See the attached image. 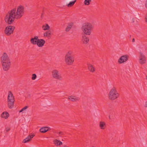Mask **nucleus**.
I'll use <instances>...</instances> for the list:
<instances>
[{"mask_svg":"<svg viewBox=\"0 0 147 147\" xmlns=\"http://www.w3.org/2000/svg\"><path fill=\"white\" fill-rule=\"evenodd\" d=\"M24 13V7L20 5L18 7L16 10V8H14L9 11L5 17V21L6 23L10 24L13 22L15 19H21Z\"/></svg>","mask_w":147,"mask_h":147,"instance_id":"nucleus-1","label":"nucleus"},{"mask_svg":"<svg viewBox=\"0 0 147 147\" xmlns=\"http://www.w3.org/2000/svg\"><path fill=\"white\" fill-rule=\"evenodd\" d=\"M2 68L4 71H7L10 67L11 62L9 57L5 53H3L1 57Z\"/></svg>","mask_w":147,"mask_h":147,"instance_id":"nucleus-2","label":"nucleus"},{"mask_svg":"<svg viewBox=\"0 0 147 147\" xmlns=\"http://www.w3.org/2000/svg\"><path fill=\"white\" fill-rule=\"evenodd\" d=\"M93 28L92 25L88 22L84 24L81 28L84 34L87 35H90L91 34Z\"/></svg>","mask_w":147,"mask_h":147,"instance_id":"nucleus-3","label":"nucleus"},{"mask_svg":"<svg viewBox=\"0 0 147 147\" xmlns=\"http://www.w3.org/2000/svg\"><path fill=\"white\" fill-rule=\"evenodd\" d=\"M73 53V51H69L67 53L65 56V62L69 65H72L74 62V57Z\"/></svg>","mask_w":147,"mask_h":147,"instance_id":"nucleus-4","label":"nucleus"},{"mask_svg":"<svg viewBox=\"0 0 147 147\" xmlns=\"http://www.w3.org/2000/svg\"><path fill=\"white\" fill-rule=\"evenodd\" d=\"M119 96V94L117 92L116 88L114 87L109 92L108 97L110 100H114L118 98Z\"/></svg>","mask_w":147,"mask_h":147,"instance_id":"nucleus-5","label":"nucleus"},{"mask_svg":"<svg viewBox=\"0 0 147 147\" xmlns=\"http://www.w3.org/2000/svg\"><path fill=\"white\" fill-rule=\"evenodd\" d=\"M14 101V97L13 94L11 91H9L7 97V105L9 108L11 109L13 107Z\"/></svg>","mask_w":147,"mask_h":147,"instance_id":"nucleus-6","label":"nucleus"},{"mask_svg":"<svg viewBox=\"0 0 147 147\" xmlns=\"http://www.w3.org/2000/svg\"><path fill=\"white\" fill-rule=\"evenodd\" d=\"M51 75L53 78L55 80H61L63 77L59 71L56 69H54L51 71Z\"/></svg>","mask_w":147,"mask_h":147,"instance_id":"nucleus-7","label":"nucleus"},{"mask_svg":"<svg viewBox=\"0 0 147 147\" xmlns=\"http://www.w3.org/2000/svg\"><path fill=\"white\" fill-rule=\"evenodd\" d=\"M15 27L14 26H7L5 30V33L7 36H9L13 32Z\"/></svg>","mask_w":147,"mask_h":147,"instance_id":"nucleus-8","label":"nucleus"},{"mask_svg":"<svg viewBox=\"0 0 147 147\" xmlns=\"http://www.w3.org/2000/svg\"><path fill=\"white\" fill-rule=\"evenodd\" d=\"M129 56L127 55H125L120 57L118 59V62L119 64H122L126 62L128 60Z\"/></svg>","mask_w":147,"mask_h":147,"instance_id":"nucleus-9","label":"nucleus"},{"mask_svg":"<svg viewBox=\"0 0 147 147\" xmlns=\"http://www.w3.org/2000/svg\"><path fill=\"white\" fill-rule=\"evenodd\" d=\"M85 34L83 35L81 37V43L84 45H87L89 42V39Z\"/></svg>","mask_w":147,"mask_h":147,"instance_id":"nucleus-10","label":"nucleus"},{"mask_svg":"<svg viewBox=\"0 0 147 147\" xmlns=\"http://www.w3.org/2000/svg\"><path fill=\"white\" fill-rule=\"evenodd\" d=\"M69 100L72 102H77L80 100V98L79 97H76L74 96H69L68 97Z\"/></svg>","mask_w":147,"mask_h":147,"instance_id":"nucleus-11","label":"nucleus"},{"mask_svg":"<svg viewBox=\"0 0 147 147\" xmlns=\"http://www.w3.org/2000/svg\"><path fill=\"white\" fill-rule=\"evenodd\" d=\"M37 41V43H36V44L39 47H43L45 42V40L42 39H38Z\"/></svg>","mask_w":147,"mask_h":147,"instance_id":"nucleus-12","label":"nucleus"},{"mask_svg":"<svg viewBox=\"0 0 147 147\" xmlns=\"http://www.w3.org/2000/svg\"><path fill=\"white\" fill-rule=\"evenodd\" d=\"M34 136L33 135H31L28 136L25 139H24L22 141L23 143H26L30 141L31 139Z\"/></svg>","mask_w":147,"mask_h":147,"instance_id":"nucleus-13","label":"nucleus"},{"mask_svg":"<svg viewBox=\"0 0 147 147\" xmlns=\"http://www.w3.org/2000/svg\"><path fill=\"white\" fill-rule=\"evenodd\" d=\"M51 129L50 128L48 127H45L41 128L40 129V131L41 133H45L47 131L50 130Z\"/></svg>","mask_w":147,"mask_h":147,"instance_id":"nucleus-14","label":"nucleus"},{"mask_svg":"<svg viewBox=\"0 0 147 147\" xmlns=\"http://www.w3.org/2000/svg\"><path fill=\"white\" fill-rule=\"evenodd\" d=\"M38 38L37 36H35L34 38L31 39L30 42L33 45H36L37 43V41Z\"/></svg>","mask_w":147,"mask_h":147,"instance_id":"nucleus-15","label":"nucleus"},{"mask_svg":"<svg viewBox=\"0 0 147 147\" xmlns=\"http://www.w3.org/2000/svg\"><path fill=\"white\" fill-rule=\"evenodd\" d=\"M87 66L88 69L90 72L93 73L95 71V68L92 64H88Z\"/></svg>","mask_w":147,"mask_h":147,"instance_id":"nucleus-16","label":"nucleus"},{"mask_svg":"<svg viewBox=\"0 0 147 147\" xmlns=\"http://www.w3.org/2000/svg\"><path fill=\"white\" fill-rule=\"evenodd\" d=\"M51 32L50 30H48L43 34V35L45 37H47L48 39H50L51 38Z\"/></svg>","mask_w":147,"mask_h":147,"instance_id":"nucleus-17","label":"nucleus"},{"mask_svg":"<svg viewBox=\"0 0 147 147\" xmlns=\"http://www.w3.org/2000/svg\"><path fill=\"white\" fill-rule=\"evenodd\" d=\"M99 126L101 129H104L106 127V123L104 121H101L99 122Z\"/></svg>","mask_w":147,"mask_h":147,"instance_id":"nucleus-18","label":"nucleus"},{"mask_svg":"<svg viewBox=\"0 0 147 147\" xmlns=\"http://www.w3.org/2000/svg\"><path fill=\"white\" fill-rule=\"evenodd\" d=\"M9 116V113L7 112H3L1 115V117L4 118L5 119H7Z\"/></svg>","mask_w":147,"mask_h":147,"instance_id":"nucleus-19","label":"nucleus"},{"mask_svg":"<svg viewBox=\"0 0 147 147\" xmlns=\"http://www.w3.org/2000/svg\"><path fill=\"white\" fill-rule=\"evenodd\" d=\"M54 143L57 146H61L62 144V143L61 141L57 139L54 141Z\"/></svg>","mask_w":147,"mask_h":147,"instance_id":"nucleus-20","label":"nucleus"},{"mask_svg":"<svg viewBox=\"0 0 147 147\" xmlns=\"http://www.w3.org/2000/svg\"><path fill=\"white\" fill-rule=\"evenodd\" d=\"M73 24V23H69L65 28V31L66 32L69 31L72 27Z\"/></svg>","mask_w":147,"mask_h":147,"instance_id":"nucleus-21","label":"nucleus"},{"mask_svg":"<svg viewBox=\"0 0 147 147\" xmlns=\"http://www.w3.org/2000/svg\"><path fill=\"white\" fill-rule=\"evenodd\" d=\"M42 28L44 30H49L50 27L48 24H46L45 25H43Z\"/></svg>","mask_w":147,"mask_h":147,"instance_id":"nucleus-22","label":"nucleus"},{"mask_svg":"<svg viewBox=\"0 0 147 147\" xmlns=\"http://www.w3.org/2000/svg\"><path fill=\"white\" fill-rule=\"evenodd\" d=\"M146 59H139V62L142 65L145 64L146 63Z\"/></svg>","mask_w":147,"mask_h":147,"instance_id":"nucleus-23","label":"nucleus"},{"mask_svg":"<svg viewBox=\"0 0 147 147\" xmlns=\"http://www.w3.org/2000/svg\"><path fill=\"white\" fill-rule=\"evenodd\" d=\"M77 0H75L72 1L70 2L68 4L67 6L68 7H71L74 5Z\"/></svg>","mask_w":147,"mask_h":147,"instance_id":"nucleus-24","label":"nucleus"},{"mask_svg":"<svg viewBox=\"0 0 147 147\" xmlns=\"http://www.w3.org/2000/svg\"><path fill=\"white\" fill-rule=\"evenodd\" d=\"M139 54L140 55L139 56V59H146L145 55L143 54L142 53L140 52L139 53Z\"/></svg>","mask_w":147,"mask_h":147,"instance_id":"nucleus-25","label":"nucleus"},{"mask_svg":"<svg viewBox=\"0 0 147 147\" xmlns=\"http://www.w3.org/2000/svg\"><path fill=\"white\" fill-rule=\"evenodd\" d=\"M91 0H85L84 2V3L86 5H88L91 2Z\"/></svg>","mask_w":147,"mask_h":147,"instance_id":"nucleus-26","label":"nucleus"},{"mask_svg":"<svg viewBox=\"0 0 147 147\" xmlns=\"http://www.w3.org/2000/svg\"><path fill=\"white\" fill-rule=\"evenodd\" d=\"M36 75L35 74H33L32 75V79L33 80H35L36 78Z\"/></svg>","mask_w":147,"mask_h":147,"instance_id":"nucleus-27","label":"nucleus"},{"mask_svg":"<svg viewBox=\"0 0 147 147\" xmlns=\"http://www.w3.org/2000/svg\"><path fill=\"white\" fill-rule=\"evenodd\" d=\"M28 107V106H25L20 111V112H21L23 111H24V110H25L26 109H27Z\"/></svg>","mask_w":147,"mask_h":147,"instance_id":"nucleus-28","label":"nucleus"},{"mask_svg":"<svg viewBox=\"0 0 147 147\" xmlns=\"http://www.w3.org/2000/svg\"><path fill=\"white\" fill-rule=\"evenodd\" d=\"M145 21L147 22V13L145 17Z\"/></svg>","mask_w":147,"mask_h":147,"instance_id":"nucleus-29","label":"nucleus"},{"mask_svg":"<svg viewBox=\"0 0 147 147\" xmlns=\"http://www.w3.org/2000/svg\"><path fill=\"white\" fill-rule=\"evenodd\" d=\"M58 134L61 135H64V134L63 133V132H59L58 133Z\"/></svg>","mask_w":147,"mask_h":147,"instance_id":"nucleus-30","label":"nucleus"},{"mask_svg":"<svg viewBox=\"0 0 147 147\" xmlns=\"http://www.w3.org/2000/svg\"><path fill=\"white\" fill-rule=\"evenodd\" d=\"M10 130V129L9 127H7L6 129V131L7 132L8 131H9Z\"/></svg>","mask_w":147,"mask_h":147,"instance_id":"nucleus-31","label":"nucleus"},{"mask_svg":"<svg viewBox=\"0 0 147 147\" xmlns=\"http://www.w3.org/2000/svg\"><path fill=\"white\" fill-rule=\"evenodd\" d=\"M145 107L147 108V101L145 102Z\"/></svg>","mask_w":147,"mask_h":147,"instance_id":"nucleus-32","label":"nucleus"},{"mask_svg":"<svg viewBox=\"0 0 147 147\" xmlns=\"http://www.w3.org/2000/svg\"><path fill=\"white\" fill-rule=\"evenodd\" d=\"M145 7H146V8L147 9V0L146 1Z\"/></svg>","mask_w":147,"mask_h":147,"instance_id":"nucleus-33","label":"nucleus"},{"mask_svg":"<svg viewBox=\"0 0 147 147\" xmlns=\"http://www.w3.org/2000/svg\"><path fill=\"white\" fill-rule=\"evenodd\" d=\"M132 42H135V39H134V38H133V39H132Z\"/></svg>","mask_w":147,"mask_h":147,"instance_id":"nucleus-34","label":"nucleus"},{"mask_svg":"<svg viewBox=\"0 0 147 147\" xmlns=\"http://www.w3.org/2000/svg\"><path fill=\"white\" fill-rule=\"evenodd\" d=\"M146 80H147V76H146Z\"/></svg>","mask_w":147,"mask_h":147,"instance_id":"nucleus-35","label":"nucleus"},{"mask_svg":"<svg viewBox=\"0 0 147 147\" xmlns=\"http://www.w3.org/2000/svg\"><path fill=\"white\" fill-rule=\"evenodd\" d=\"M133 19H132V21H133ZM132 22H133V21Z\"/></svg>","mask_w":147,"mask_h":147,"instance_id":"nucleus-36","label":"nucleus"}]
</instances>
